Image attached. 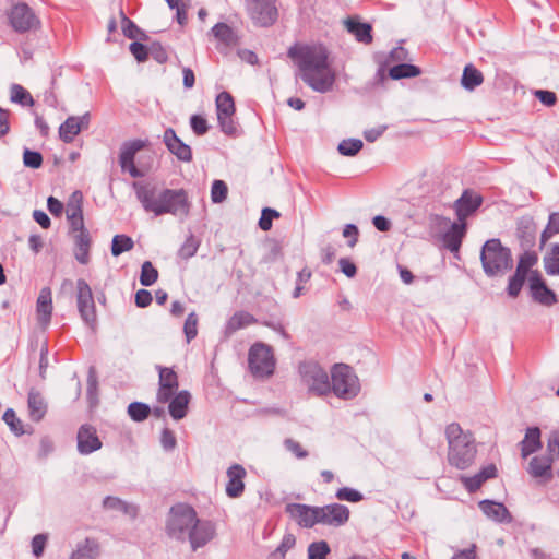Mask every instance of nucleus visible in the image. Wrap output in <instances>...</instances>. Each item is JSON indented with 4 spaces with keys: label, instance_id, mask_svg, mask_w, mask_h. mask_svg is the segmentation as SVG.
<instances>
[{
    "label": "nucleus",
    "instance_id": "obj_1",
    "mask_svg": "<svg viewBox=\"0 0 559 559\" xmlns=\"http://www.w3.org/2000/svg\"><path fill=\"white\" fill-rule=\"evenodd\" d=\"M132 188L143 210L154 216L170 214L185 219L190 214L191 202L188 192L170 189L151 181H134Z\"/></svg>",
    "mask_w": 559,
    "mask_h": 559
},
{
    "label": "nucleus",
    "instance_id": "obj_2",
    "mask_svg": "<svg viewBox=\"0 0 559 559\" xmlns=\"http://www.w3.org/2000/svg\"><path fill=\"white\" fill-rule=\"evenodd\" d=\"M288 56L295 61L300 79L313 91L326 93L335 82V72L329 64V55L322 46L292 47Z\"/></svg>",
    "mask_w": 559,
    "mask_h": 559
},
{
    "label": "nucleus",
    "instance_id": "obj_3",
    "mask_svg": "<svg viewBox=\"0 0 559 559\" xmlns=\"http://www.w3.org/2000/svg\"><path fill=\"white\" fill-rule=\"evenodd\" d=\"M449 444L448 461L450 465L466 469L476 456V445L471 433L464 432L461 426L452 423L445 428Z\"/></svg>",
    "mask_w": 559,
    "mask_h": 559
},
{
    "label": "nucleus",
    "instance_id": "obj_4",
    "mask_svg": "<svg viewBox=\"0 0 559 559\" xmlns=\"http://www.w3.org/2000/svg\"><path fill=\"white\" fill-rule=\"evenodd\" d=\"M480 261L487 276L503 275L513 266L511 250L503 247L500 239L487 240L480 251Z\"/></svg>",
    "mask_w": 559,
    "mask_h": 559
},
{
    "label": "nucleus",
    "instance_id": "obj_5",
    "mask_svg": "<svg viewBox=\"0 0 559 559\" xmlns=\"http://www.w3.org/2000/svg\"><path fill=\"white\" fill-rule=\"evenodd\" d=\"M197 512L188 504L179 503L171 507L166 530L170 537L187 540V537L197 521Z\"/></svg>",
    "mask_w": 559,
    "mask_h": 559
},
{
    "label": "nucleus",
    "instance_id": "obj_6",
    "mask_svg": "<svg viewBox=\"0 0 559 559\" xmlns=\"http://www.w3.org/2000/svg\"><path fill=\"white\" fill-rule=\"evenodd\" d=\"M331 390L343 400L355 397L359 390V381L353 369L344 364L335 365L331 372Z\"/></svg>",
    "mask_w": 559,
    "mask_h": 559
},
{
    "label": "nucleus",
    "instance_id": "obj_7",
    "mask_svg": "<svg viewBox=\"0 0 559 559\" xmlns=\"http://www.w3.org/2000/svg\"><path fill=\"white\" fill-rule=\"evenodd\" d=\"M301 382L308 391L316 395H324L331 391L326 371L314 361H305L299 365Z\"/></svg>",
    "mask_w": 559,
    "mask_h": 559
},
{
    "label": "nucleus",
    "instance_id": "obj_8",
    "mask_svg": "<svg viewBox=\"0 0 559 559\" xmlns=\"http://www.w3.org/2000/svg\"><path fill=\"white\" fill-rule=\"evenodd\" d=\"M75 299L80 318L94 331L97 325L95 300L91 286L83 278H79L75 283Z\"/></svg>",
    "mask_w": 559,
    "mask_h": 559
},
{
    "label": "nucleus",
    "instance_id": "obj_9",
    "mask_svg": "<svg viewBox=\"0 0 559 559\" xmlns=\"http://www.w3.org/2000/svg\"><path fill=\"white\" fill-rule=\"evenodd\" d=\"M250 371L254 377L265 378L273 374L275 359L270 346L257 343L251 346L248 355Z\"/></svg>",
    "mask_w": 559,
    "mask_h": 559
},
{
    "label": "nucleus",
    "instance_id": "obj_10",
    "mask_svg": "<svg viewBox=\"0 0 559 559\" xmlns=\"http://www.w3.org/2000/svg\"><path fill=\"white\" fill-rule=\"evenodd\" d=\"M8 17L10 26L20 34L37 31L40 27L39 17L35 14L33 9L24 2L12 5Z\"/></svg>",
    "mask_w": 559,
    "mask_h": 559
},
{
    "label": "nucleus",
    "instance_id": "obj_11",
    "mask_svg": "<svg viewBox=\"0 0 559 559\" xmlns=\"http://www.w3.org/2000/svg\"><path fill=\"white\" fill-rule=\"evenodd\" d=\"M246 8L250 19L258 26H271L278 16L275 0H246Z\"/></svg>",
    "mask_w": 559,
    "mask_h": 559
},
{
    "label": "nucleus",
    "instance_id": "obj_12",
    "mask_svg": "<svg viewBox=\"0 0 559 559\" xmlns=\"http://www.w3.org/2000/svg\"><path fill=\"white\" fill-rule=\"evenodd\" d=\"M216 112L221 131L227 135L237 133V126L234 121L235 103L228 92H222L216 96Z\"/></svg>",
    "mask_w": 559,
    "mask_h": 559
},
{
    "label": "nucleus",
    "instance_id": "obj_13",
    "mask_svg": "<svg viewBox=\"0 0 559 559\" xmlns=\"http://www.w3.org/2000/svg\"><path fill=\"white\" fill-rule=\"evenodd\" d=\"M144 147V142L141 140H132L122 143L119 154V165L123 173H129L133 178H141L145 174L140 170L134 164V157L139 151Z\"/></svg>",
    "mask_w": 559,
    "mask_h": 559
},
{
    "label": "nucleus",
    "instance_id": "obj_14",
    "mask_svg": "<svg viewBox=\"0 0 559 559\" xmlns=\"http://www.w3.org/2000/svg\"><path fill=\"white\" fill-rule=\"evenodd\" d=\"M349 509L341 503H330L318 507L319 524L340 527L347 523Z\"/></svg>",
    "mask_w": 559,
    "mask_h": 559
},
{
    "label": "nucleus",
    "instance_id": "obj_15",
    "mask_svg": "<svg viewBox=\"0 0 559 559\" xmlns=\"http://www.w3.org/2000/svg\"><path fill=\"white\" fill-rule=\"evenodd\" d=\"M285 512L301 527L310 528L319 524L318 507L288 503L285 507Z\"/></svg>",
    "mask_w": 559,
    "mask_h": 559
},
{
    "label": "nucleus",
    "instance_id": "obj_16",
    "mask_svg": "<svg viewBox=\"0 0 559 559\" xmlns=\"http://www.w3.org/2000/svg\"><path fill=\"white\" fill-rule=\"evenodd\" d=\"M528 285L532 297L544 306H552L557 302L556 294L547 287L538 271H533L528 277Z\"/></svg>",
    "mask_w": 559,
    "mask_h": 559
},
{
    "label": "nucleus",
    "instance_id": "obj_17",
    "mask_svg": "<svg viewBox=\"0 0 559 559\" xmlns=\"http://www.w3.org/2000/svg\"><path fill=\"white\" fill-rule=\"evenodd\" d=\"M187 537L190 542L192 550H197L205 546L215 535L214 524L206 520L197 519Z\"/></svg>",
    "mask_w": 559,
    "mask_h": 559
},
{
    "label": "nucleus",
    "instance_id": "obj_18",
    "mask_svg": "<svg viewBox=\"0 0 559 559\" xmlns=\"http://www.w3.org/2000/svg\"><path fill=\"white\" fill-rule=\"evenodd\" d=\"M481 203L483 198L480 194L471 190H465L453 205L457 216V222L465 223V219L476 212Z\"/></svg>",
    "mask_w": 559,
    "mask_h": 559
},
{
    "label": "nucleus",
    "instance_id": "obj_19",
    "mask_svg": "<svg viewBox=\"0 0 559 559\" xmlns=\"http://www.w3.org/2000/svg\"><path fill=\"white\" fill-rule=\"evenodd\" d=\"M555 456V454L547 452V454L532 457L526 468L527 473L533 478L540 479L543 481H549L552 478L551 466Z\"/></svg>",
    "mask_w": 559,
    "mask_h": 559
},
{
    "label": "nucleus",
    "instance_id": "obj_20",
    "mask_svg": "<svg viewBox=\"0 0 559 559\" xmlns=\"http://www.w3.org/2000/svg\"><path fill=\"white\" fill-rule=\"evenodd\" d=\"M158 370L159 388L156 397L159 403H166L173 397L175 391L178 389V376L173 369L167 367H158Z\"/></svg>",
    "mask_w": 559,
    "mask_h": 559
},
{
    "label": "nucleus",
    "instance_id": "obj_21",
    "mask_svg": "<svg viewBox=\"0 0 559 559\" xmlns=\"http://www.w3.org/2000/svg\"><path fill=\"white\" fill-rule=\"evenodd\" d=\"M78 451L87 455L102 448V442L96 435V429L90 425H83L78 431Z\"/></svg>",
    "mask_w": 559,
    "mask_h": 559
},
{
    "label": "nucleus",
    "instance_id": "obj_22",
    "mask_svg": "<svg viewBox=\"0 0 559 559\" xmlns=\"http://www.w3.org/2000/svg\"><path fill=\"white\" fill-rule=\"evenodd\" d=\"M226 474L228 478L226 484V495L229 498L240 497L245 490L243 479L247 475L245 467L240 464H234L228 467Z\"/></svg>",
    "mask_w": 559,
    "mask_h": 559
},
{
    "label": "nucleus",
    "instance_id": "obj_23",
    "mask_svg": "<svg viewBox=\"0 0 559 559\" xmlns=\"http://www.w3.org/2000/svg\"><path fill=\"white\" fill-rule=\"evenodd\" d=\"M164 143L168 151L174 154L179 160L182 162H191L192 159V151L190 146L183 143L176 134L175 130L168 128L164 132L163 136Z\"/></svg>",
    "mask_w": 559,
    "mask_h": 559
},
{
    "label": "nucleus",
    "instance_id": "obj_24",
    "mask_svg": "<svg viewBox=\"0 0 559 559\" xmlns=\"http://www.w3.org/2000/svg\"><path fill=\"white\" fill-rule=\"evenodd\" d=\"M213 36L218 41L217 49L223 51L225 49L235 47L238 44V36L235 31L226 23H217L211 29Z\"/></svg>",
    "mask_w": 559,
    "mask_h": 559
},
{
    "label": "nucleus",
    "instance_id": "obj_25",
    "mask_svg": "<svg viewBox=\"0 0 559 559\" xmlns=\"http://www.w3.org/2000/svg\"><path fill=\"white\" fill-rule=\"evenodd\" d=\"M466 234V223L454 222L442 237L443 246L451 252H457Z\"/></svg>",
    "mask_w": 559,
    "mask_h": 559
},
{
    "label": "nucleus",
    "instance_id": "obj_26",
    "mask_svg": "<svg viewBox=\"0 0 559 559\" xmlns=\"http://www.w3.org/2000/svg\"><path fill=\"white\" fill-rule=\"evenodd\" d=\"M479 509L487 518L496 522L510 523L512 521V516L503 503L483 500L479 502Z\"/></svg>",
    "mask_w": 559,
    "mask_h": 559
},
{
    "label": "nucleus",
    "instance_id": "obj_27",
    "mask_svg": "<svg viewBox=\"0 0 559 559\" xmlns=\"http://www.w3.org/2000/svg\"><path fill=\"white\" fill-rule=\"evenodd\" d=\"M88 123V115L83 117H69L59 128L60 139L70 143L80 133L82 128Z\"/></svg>",
    "mask_w": 559,
    "mask_h": 559
},
{
    "label": "nucleus",
    "instance_id": "obj_28",
    "mask_svg": "<svg viewBox=\"0 0 559 559\" xmlns=\"http://www.w3.org/2000/svg\"><path fill=\"white\" fill-rule=\"evenodd\" d=\"M38 322L46 326L51 319L52 314V298L51 290L49 288H43L37 298L36 305Z\"/></svg>",
    "mask_w": 559,
    "mask_h": 559
},
{
    "label": "nucleus",
    "instance_id": "obj_29",
    "mask_svg": "<svg viewBox=\"0 0 559 559\" xmlns=\"http://www.w3.org/2000/svg\"><path fill=\"white\" fill-rule=\"evenodd\" d=\"M190 399V393L187 390H183L176 395L174 394L169 400L170 403L168 405V411L175 420H180L187 416Z\"/></svg>",
    "mask_w": 559,
    "mask_h": 559
},
{
    "label": "nucleus",
    "instance_id": "obj_30",
    "mask_svg": "<svg viewBox=\"0 0 559 559\" xmlns=\"http://www.w3.org/2000/svg\"><path fill=\"white\" fill-rule=\"evenodd\" d=\"M521 455L523 459L536 452L542 448L540 430L538 427H530L526 429L524 439L520 442Z\"/></svg>",
    "mask_w": 559,
    "mask_h": 559
},
{
    "label": "nucleus",
    "instance_id": "obj_31",
    "mask_svg": "<svg viewBox=\"0 0 559 559\" xmlns=\"http://www.w3.org/2000/svg\"><path fill=\"white\" fill-rule=\"evenodd\" d=\"M99 555V545L94 538H85L78 543L76 548L72 551L70 559H96Z\"/></svg>",
    "mask_w": 559,
    "mask_h": 559
},
{
    "label": "nucleus",
    "instance_id": "obj_32",
    "mask_svg": "<svg viewBox=\"0 0 559 559\" xmlns=\"http://www.w3.org/2000/svg\"><path fill=\"white\" fill-rule=\"evenodd\" d=\"M27 405L32 420L40 421L47 412V404L43 395L37 391H29Z\"/></svg>",
    "mask_w": 559,
    "mask_h": 559
},
{
    "label": "nucleus",
    "instance_id": "obj_33",
    "mask_svg": "<svg viewBox=\"0 0 559 559\" xmlns=\"http://www.w3.org/2000/svg\"><path fill=\"white\" fill-rule=\"evenodd\" d=\"M92 239L90 234H76L74 235V257L81 264H87L90 262V249Z\"/></svg>",
    "mask_w": 559,
    "mask_h": 559
},
{
    "label": "nucleus",
    "instance_id": "obj_34",
    "mask_svg": "<svg viewBox=\"0 0 559 559\" xmlns=\"http://www.w3.org/2000/svg\"><path fill=\"white\" fill-rule=\"evenodd\" d=\"M345 25L348 33L353 34L358 41L364 44L372 41L371 26L369 24L361 23L355 19H348Z\"/></svg>",
    "mask_w": 559,
    "mask_h": 559
},
{
    "label": "nucleus",
    "instance_id": "obj_35",
    "mask_svg": "<svg viewBox=\"0 0 559 559\" xmlns=\"http://www.w3.org/2000/svg\"><path fill=\"white\" fill-rule=\"evenodd\" d=\"M484 81L483 73L473 64H467L462 74L461 84L467 91H473Z\"/></svg>",
    "mask_w": 559,
    "mask_h": 559
},
{
    "label": "nucleus",
    "instance_id": "obj_36",
    "mask_svg": "<svg viewBox=\"0 0 559 559\" xmlns=\"http://www.w3.org/2000/svg\"><path fill=\"white\" fill-rule=\"evenodd\" d=\"M255 322V319L252 314L246 311H238L233 314V317L228 320L226 324V333L233 334L236 331L246 328Z\"/></svg>",
    "mask_w": 559,
    "mask_h": 559
},
{
    "label": "nucleus",
    "instance_id": "obj_37",
    "mask_svg": "<svg viewBox=\"0 0 559 559\" xmlns=\"http://www.w3.org/2000/svg\"><path fill=\"white\" fill-rule=\"evenodd\" d=\"M103 506L108 510H118L124 514H128L134 518L138 513V509L133 504H129L126 501L117 498L108 496L104 499Z\"/></svg>",
    "mask_w": 559,
    "mask_h": 559
},
{
    "label": "nucleus",
    "instance_id": "obj_38",
    "mask_svg": "<svg viewBox=\"0 0 559 559\" xmlns=\"http://www.w3.org/2000/svg\"><path fill=\"white\" fill-rule=\"evenodd\" d=\"M544 269L548 275H559V243L551 246L543 259Z\"/></svg>",
    "mask_w": 559,
    "mask_h": 559
},
{
    "label": "nucleus",
    "instance_id": "obj_39",
    "mask_svg": "<svg viewBox=\"0 0 559 559\" xmlns=\"http://www.w3.org/2000/svg\"><path fill=\"white\" fill-rule=\"evenodd\" d=\"M120 16H121V27H122V33L126 37L130 38V39H145L146 38V35L145 33L138 27V25L131 21L126 14L124 12L121 10L120 11Z\"/></svg>",
    "mask_w": 559,
    "mask_h": 559
},
{
    "label": "nucleus",
    "instance_id": "obj_40",
    "mask_svg": "<svg viewBox=\"0 0 559 559\" xmlns=\"http://www.w3.org/2000/svg\"><path fill=\"white\" fill-rule=\"evenodd\" d=\"M389 74L393 80L415 78L420 74V69L409 63H400L392 67L389 71Z\"/></svg>",
    "mask_w": 559,
    "mask_h": 559
},
{
    "label": "nucleus",
    "instance_id": "obj_41",
    "mask_svg": "<svg viewBox=\"0 0 559 559\" xmlns=\"http://www.w3.org/2000/svg\"><path fill=\"white\" fill-rule=\"evenodd\" d=\"M133 247L134 241L131 237L127 235H116L111 241V254L118 257L123 252L132 250Z\"/></svg>",
    "mask_w": 559,
    "mask_h": 559
},
{
    "label": "nucleus",
    "instance_id": "obj_42",
    "mask_svg": "<svg viewBox=\"0 0 559 559\" xmlns=\"http://www.w3.org/2000/svg\"><path fill=\"white\" fill-rule=\"evenodd\" d=\"M83 195L80 191H74L66 207L67 218H75L76 216L83 215Z\"/></svg>",
    "mask_w": 559,
    "mask_h": 559
},
{
    "label": "nucleus",
    "instance_id": "obj_43",
    "mask_svg": "<svg viewBox=\"0 0 559 559\" xmlns=\"http://www.w3.org/2000/svg\"><path fill=\"white\" fill-rule=\"evenodd\" d=\"M10 99L11 102L20 104L22 106L34 105V99L29 92H27L23 86L19 84H13L11 86Z\"/></svg>",
    "mask_w": 559,
    "mask_h": 559
},
{
    "label": "nucleus",
    "instance_id": "obj_44",
    "mask_svg": "<svg viewBox=\"0 0 559 559\" xmlns=\"http://www.w3.org/2000/svg\"><path fill=\"white\" fill-rule=\"evenodd\" d=\"M128 414L132 420L143 421L150 416L151 408L145 403L132 402L128 406Z\"/></svg>",
    "mask_w": 559,
    "mask_h": 559
},
{
    "label": "nucleus",
    "instance_id": "obj_45",
    "mask_svg": "<svg viewBox=\"0 0 559 559\" xmlns=\"http://www.w3.org/2000/svg\"><path fill=\"white\" fill-rule=\"evenodd\" d=\"M556 234H559V212L549 215L548 224L540 235V246H544Z\"/></svg>",
    "mask_w": 559,
    "mask_h": 559
},
{
    "label": "nucleus",
    "instance_id": "obj_46",
    "mask_svg": "<svg viewBox=\"0 0 559 559\" xmlns=\"http://www.w3.org/2000/svg\"><path fill=\"white\" fill-rule=\"evenodd\" d=\"M538 262V255L535 251H525L519 259L515 272L526 276L530 269Z\"/></svg>",
    "mask_w": 559,
    "mask_h": 559
},
{
    "label": "nucleus",
    "instance_id": "obj_47",
    "mask_svg": "<svg viewBox=\"0 0 559 559\" xmlns=\"http://www.w3.org/2000/svg\"><path fill=\"white\" fill-rule=\"evenodd\" d=\"M158 278V271L152 262L145 261L141 266L140 283L142 286H152Z\"/></svg>",
    "mask_w": 559,
    "mask_h": 559
},
{
    "label": "nucleus",
    "instance_id": "obj_48",
    "mask_svg": "<svg viewBox=\"0 0 559 559\" xmlns=\"http://www.w3.org/2000/svg\"><path fill=\"white\" fill-rule=\"evenodd\" d=\"M364 146V143L359 139H347L343 140L338 146L337 151L341 155L344 156H355Z\"/></svg>",
    "mask_w": 559,
    "mask_h": 559
},
{
    "label": "nucleus",
    "instance_id": "obj_49",
    "mask_svg": "<svg viewBox=\"0 0 559 559\" xmlns=\"http://www.w3.org/2000/svg\"><path fill=\"white\" fill-rule=\"evenodd\" d=\"M331 549L326 542H313L308 546V559H326Z\"/></svg>",
    "mask_w": 559,
    "mask_h": 559
},
{
    "label": "nucleus",
    "instance_id": "obj_50",
    "mask_svg": "<svg viewBox=\"0 0 559 559\" xmlns=\"http://www.w3.org/2000/svg\"><path fill=\"white\" fill-rule=\"evenodd\" d=\"M296 538L293 534H286L280 546L270 554L269 559H284L287 550L295 546Z\"/></svg>",
    "mask_w": 559,
    "mask_h": 559
},
{
    "label": "nucleus",
    "instance_id": "obj_51",
    "mask_svg": "<svg viewBox=\"0 0 559 559\" xmlns=\"http://www.w3.org/2000/svg\"><path fill=\"white\" fill-rule=\"evenodd\" d=\"M198 248H199V241L192 235H190L186 239V241L181 245V247L178 251V255L186 260L190 259L197 253Z\"/></svg>",
    "mask_w": 559,
    "mask_h": 559
},
{
    "label": "nucleus",
    "instance_id": "obj_52",
    "mask_svg": "<svg viewBox=\"0 0 559 559\" xmlns=\"http://www.w3.org/2000/svg\"><path fill=\"white\" fill-rule=\"evenodd\" d=\"M3 420L10 427V429L17 436L24 433L23 424L17 418L15 412L12 408H8L3 414Z\"/></svg>",
    "mask_w": 559,
    "mask_h": 559
},
{
    "label": "nucleus",
    "instance_id": "obj_53",
    "mask_svg": "<svg viewBox=\"0 0 559 559\" xmlns=\"http://www.w3.org/2000/svg\"><path fill=\"white\" fill-rule=\"evenodd\" d=\"M228 188L223 180H214L211 188V199L213 203H221L227 198Z\"/></svg>",
    "mask_w": 559,
    "mask_h": 559
},
{
    "label": "nucleus",
    "instance_id": "obj_54",
    "mask_svg": "<svg viewBox=\"0 0 559 559\" xmlns=\"http://www.w3.org/2000/svg\"><path fill=\"white\" fill-rule=\"evenodd\" d=\"M183 332L187 338V342L190 343L198 334V316L195 312H191L188 314L185 325Z\"/></svg>",
    "mask_w": 559,
    "mask_h": 559
},
{
    "label": "nucleus",
    "instance_id": "obj_55",
    "mask_svg": "<svg viewBox=\"0 0 559 559\" xmlns=\"http://www.w3.org/2000/svg\"><path fill=\"white\" fill-rule=\"evenodd\" d=\"M335 497L338 500L349 501V502H359L364 499V496L361 492H359L356 489L349 488V487L340 488L336 491Z\"/></svg>",
    "mask_w": 559,
    "mask_h": 559
},
{
    "label": "nucleus",
    "instance_id": "obj_56",
    "mask_svg": "<svg viewBox=\"0 0 559 559\" xmlns=\"http://www.w3.org/2000/svg\"><path fill=\"white\" fill-rule=\"evenodd\" d=\"M23 163L26 167L37 169L43 165V156L39 152L25 148L23 153Z\"/></svg>",
    "mask_w": 559,
    "mask_h": 559
},
{
    "label": "nucleus",
    "instance_id": "obj_57",
    "mask_svg": "<svg viewBox=\"0 0 559 559\" xmlns=\"http://www.w3.org/2000/svg\"><path fill=\"white\" fill-rule=\"evenodd\" d=\"M277 217H280V213L276 210L270 207L263 209L259 227L264 231L270 230L272 228V221Z\"/></svg>",
    "mask_w": 559,
    "mask_h": 559
},
{
    "label": "nucleus",
    "instance_id": "obj_58",
    "mask_svg": "<svg viewBox=\"0 0 559 559\" xmlns=\"http://www.w3.org/2000/svg\"><path fill=\"white\" fill-rule=\"evenodd\" d=\"M525 277L526 276H524L518 272H515L514 275L510 277L508 288H507L509 296L516 297L520 294L522 286L524 284Z\"/></svg>",
    "mask_w": 559,
    "mask_h": 559
},
{
    "label": "nucleus",
    "instance_id": "obj_59",
    "mask_svg": "<svg viewBox=\"0 0 559 559\" xmlns=\"http://www.w3.org/2000/svg\"><path fill=\"white\" fill-rule=\"evenodd\" d=\"M97 377L93 368L90 369L87 376V399L91 405H94L97 402Z\"/></svg>",
    "mask_w": 559,
    "mask_h": 559
},
{
    "label": "nucleus",
    "instance_id": "obj_60",
    "mask_svg": "<svg viewBox=\"0 0 559 559\" xmlns=\"http://www.w3.org/2000/svg\"><path fill=\"white\" fill-rule=\"evenodd\" d=\"M190 126L197 135H203L209 131L206 119L200 115L191 116Z\"/></svg>",
    "mask_w": 559,
    "mask_h": 559
},
{
    "label": "nucleus",
    "instance_id": "obj_61",
    "mask_svg": "<svg viewBox=\"0 0 559 559\" xmlns=\"http://www.w3.org/2000/svg\"><path fill=\"white\" fill-rule=\"evenodd\" d=\"M284 447L287 451L292 452L297 459H305L308 456V452L301 447V444L290 438L284 440Z\"/></svg>",
    "mask_w": 559,
    "mask_h": 559
},
{
    "label": "nucleus",
    "instance_id": "obj_62",
    "mask_svg": "<svg viewBox=\"0 0 559 559\" xmlns=\"http://www.w3.org/2000/svg\"><path fill=\"white\" fill-rule=\"evenodd\" d=\"M129 49H130V52L133 55V57L139 62H144L147 60L148 47L144 46L143 44H141L139 41H133L132 44H130Z\"/></svg>",
    "mask_w": 559,
    "mask_h": 559
},
{
    "label": "nucleus",
    "instance_id": "obj_63",
    "mask_svg": "<svg viewBox=\"0 0 559 559\" xmlns=\"http://www.w3.org/2000/svg\"><path fill=\"white\" fill-rule=\"evenodd\" d=\"M160 443L165 451H173L177 445L174 431L168 428H164L160 436Z\"/></svg>",
    "mask_w": 559,
    "mask_h": 559
},
{
    "label": "nucleus",
    "instance_id": "obj_64",
    "mask_svg": "<svg viewBox=\"0 0 559 559\" xmlns=\"http://www.w3.org/2000/svg\"><path fill=\"white\" fill-rule=\"evenodd\" d=\"M148 56H151L158 63H164L168 59L166 50L159 43H152L148 47Z\"/></svg>",
    "mask_w": 559,
    "mask_h": 559
}]
</instances>
